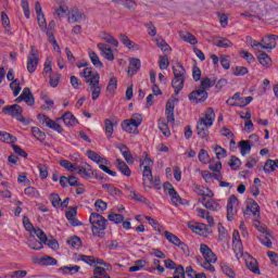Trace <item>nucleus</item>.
Returning a JSON list of instances; mask_svg holds the SVG:
<instances>
[{
  "label": "nucleus",
  "instance_id": "a211bd4d",
  "mask_svg": "<svg viewBox=\"0 0 278 278\" xmlns=\"http://www.w3.org/2000/svg\"><path fill=\"white\" fill-rule=\"evenodd\" d=\"M179 101L178 99H173L166 103L165 108V116L167 118V123H175V103Z\"/></svg>",
  "mask_w": 278,
  "mask_h": 278
},
{
  "label": "nucleus",
  "instance_id": "37998d69",
  "mask_svg": "<svg viewBox=\"0 0 278 278\" xmlns=\"http://www.w3.org/2000/svg\"><path fill=\"white\" fill-rule=\"evenodd\" d=\"M119 40L124 46H126L127 49H136V43L127 37L125 34L119 35Z\"/></svg>",
  "mask_w": 278,
  "mask_h": 278
},
{
  "label": "nucleus",
  "instance_id": "c03bdc74",
  "mask_svg": "<svg viewBox=\"0 0 278 278\" xmlns=\"http://www.w3.org/2000/svg\"><path fill=\"white\" fill-rule=\"evenodd\" d=\"M76 260L77 262H85V264H88L89 266H94V256L78 254Z\"/></svg>",
  "mask_w": 278,
  "mask_h": 278
},
{
  "label": "nucleus",
  "instance_id": "7ed1b4c3",
  "mask_svg": "<svg viewBox=\"0 0 278 278\" xmlns=\"http://www.w3.org/2000/svg\"><path fill=\"white\" fill-rule=\"evenodd\" d=\"M91 224V231L96 238H103L105 229H108V219L99 213H91L89 217Z\"/></svg>",
  "mask_w": 278,
  "mask_h": 278
},
{
  "label": "nucleus",
  "instance_id": "6ab92c4d",
  "mask_svg": "<svg viewBox=\"0 0 278 278\" xmlns=\"http://www.w3.org/2000/svg\"><path fill=\"white\" fill-rule=\"evenodd\" d=\"M16 103H21V101H25L27 105H34L35 100H34V94H31V90L29 88H24L23 92L18 98H16Z\"/></svg>",
  "mask_w": 278,
  "mask_h": 278
},
{
  "label": "nucleus",
  "instance_id": "2f4dec72",
  "mask_svg": "<svg viewBox=\"0 0 278 278\" xmlns=\"http://www.w3.org/2000/svg\"><path fill=\"white\" fill-rule=\"evenodd\" d=\"M197 134L199 138L207 139L210 138V126H203L202 124H197Z\"/></svg>",
  "mask_w": 278,
  "mask_h": 278
},
{
  "label": "nucleus",
  "instance_id": "603ef678",
  "mask_svg": "<svg viewBox=\"0 0 278 278\" xmlns=\"http://www.w3.org/2000/svg\"><path fill=\"white\" fill-rule=\"evenodd\" d=\"M159 129L166 137L170 136V128H168V124L163 119L159 121Z\"/></svg>",
  "mask_w": 278,
  "mask_h": 278
},
{
  "label": "nucleus",
  "instance_id": "79ce46f5",
  "mask_svg": "<svg viewBox=\"0 0 278 278\" xmlns=\"http://www.w3.org/2000/svg\"><path fill=\"white\" fill-rule=\"evenodd\" d=\"M258 62L260 64H262V66H270L273 60L270 59V56H268L266 52H261L258 54Z\"/></svg>",
  "mask_w": 278,
  "mask_h": 278
},
{
  "label": "nucleus",
  "instance_id": "f03ea898",
  "mask_svg": "<svg viewBox=\"0 0 278 278\" xmlns=\"http://www.w3.org/2000/svg\"><path fill=\"white\" fill-rule=\"evenodd\" d=\"M216 85V79L203 77L200 80L199 88H195L188 96L191 103H205L207 101V90Z\"/></svg>",
  "mask_w": 278,
  "mask_h": 278
},
{
  "label": "nucleus",
  "instance_id": "4d7b16f0",
  "mask_svg": "<svg viewBox=\"0 0 278 278\" xmlns=\"http://www.w3.org/2000/svg\"><path fill=\"white\" fill-rule=\"evenodd\" d=\"M31 134L34 136V138H36L37 140H45V138H47V135L45 132H42V130H40V128L38 127H33L31 128Z\"/></svg>",
  "mask_w": 278,
  "mask_h": 278
},
{
  "label": "nucleus",
  "instance_id": "f3484780",
  "mask_svg": "<svg viewBox=\"0 0 278 278\" xmlns=\"http://www.w3.org/2000/svg\"><path fill=\"white\" fill-rule=\"evenodd\" d=\"M3 114H8L9 116H13V118H18L21 114H23V109L18 104H12L4 106L2 109Z\"/></svg>",
  "mask_w": 278,
  "mask_h": 278
},
{
  "label": "nucleus",
  "instance_id": "a19ab883",
  "mask_svg": "<svg viewBox=\"0 0 278 278\" xmlns=\"http://www.w3.org/2000/svg\"><path fill=\"white\" fill-rule=\"evenodd\" d=\"M129 197L130 199H132L134 201H137L138 203H144L146 205H149V200L142 197V194L136 192V190H131Z\"/></svg>",
  "mask_w": 278,
  "mask_h": 278
},
{
  "label": "nucleus",
  "instance_id": "4be33fe9",
  "mask_svg": "<svg viewBox=\"0 0 278 278\" xmlns=\"http://www.w3.org/2000/svg\"><path fill=\"white\" fill-rule=\"evenodd\" d=\"M193 192H195V194H198L199 197H206L208 199H212L214 197V192L210 190V188H205L200 185H195L193 187Z\"/></svg>",
  "mask_w": 278,
  "mask_h": 278
},
{
  "label": "nucleus",
  "instance_id": "69168bd1",
  "mask_svg": "<svg viewBox=\"0 0 278 278\" xmlns=\"http://www.w3.org/2000/svg\"><path fill=\"white\" fill-rule=\"evenodd\" d=\"M1 18L2 25L5 29V34H12V31H10V17L8 16V14H5V12H2Z\"/></svg>",
  "mask_w": 278,
  "mask_h": 278
},
{
  "label": "nucleus",
  "instance_id": "20e7f679",
  "mask_svg": "<svg viewBox=\"0 0 278 278\" xmlns=\"http://www.w3.org/2000/svg\"><path fill=\"white\" fill-rule=\"evenodd\" d=\"M174 78L172 80V88L175 90V94H179L184 90L186 84V68L181 64L173 66Z\"/></svg>",
  "mask_w": 278,
  "mask_h": 278
},
{
  "label": "nucleus",
  "instance_id": "5701e85b",
  "mask_svg": "<svg viewBox=\"0 0 278 278\" xmlns=\"http://www.w3.org/2000/svg\"><path fill=\"white\" fill-rule=\"evenodd\" d=\"M203 206L206 210H211V212H218V210H220V204H218V202H216V200L210 198V200L205 201V198H203Z\"/></svg>",
  "mask_w": 278,
  "mask_h": 278
},
{
  "label": "nucleus",
  "instance_id": "f704fd0d",
  "mask_svg": "<svg viewBox=\"0 0 278 278\" xmlns=\"http://www.w3.org/2000/svg\"><path fill=\"white\" fill-rule=\"evenodd\" d=\"M89 58L96 68H103V62H101V59L99 58V54H97V52L89 51Z\"/></svg>",
  "mask_w": 278,
  "mask_h": 278
},
{
  "label": "nucleus",
  "instance_id": "473e14b6",
  "mask_svg": "<svg viewBox=\"0 0 278 278\" xmlns=\"http://www.w3.org/2000/svg\"><path fill=\"white\" fill-rule=\"evenodd\" d=\"M239 149H240V153L241 155H249V153H251V141L249 140H241L239 142Z\"/></svg>",
  "mask_w": 278,
  "mask_h": 278
},
{
  "label": "nucleus",
  "instance_id": "a18cd8bd",
  "mask_svg": "<svg viewBox=\"0 0 278 278\" xmlns=\"http://www.w3.org/2000/svg\"><path fill=\"white\" fill-rule=\"evenodd\" d=\"M60 165L70 173H75L77 170V165L71 163V161L67 160L60 161Z\"/></svg>",
  "mask_w": 278,
  "mask_h": 278
},
{
  "label": "nucleus",
  "instance_id": "f8f14e48",
  "mask_svg": "<svg viewBox=\"0 0 278 278\" xmlns=\"http://www.w3.org/2000/svg\"><path fill=\"white\" fill-rule=\"evenodd\" d=\"M258 42V49H275L277 47V35H267Z\"/></svg>",
  "mask_w": 278,
  "mask_h": 278
},
{
  "label": "nucleus",
  "instance_id": "8fccbe9b",
  "mask_svg": "<svg viewBox=\"0 0 278 278\" xmlns=\"http://www.w3.org/2000/svg\"><path fill=\"white\" fill-rule=\"evenodd\" d=\"M28 247L33 249V251H40L42 249V242L33 237L28 240Z\"/></svg>",
  "mask_w": 278,
  "mask_h": 278
},
{
  "label": "nucleus",
  "instance_id": "9d476101",
  "mask_svg": "<svg viewBox=\"0 0 278 278\" xmlns=\"http://www.w3.org/2000/svg\"><path fill=\"white\" fill-rule=\"evenodd\" d=\"M216 121V113L214 109L208 108L205 112L204 117H200L197 125H202V127H212Z\"/></svg>",
  "mask_w": 278,
  "mask_h": 278
},
{
  "label": "nucleus",
  "instance_id": "e433bc0d",
  "mask_svg": "<svg viewBox=\"0 0 278 278\" xmlns=\"http://www.w3.org/2000/svg\"><path fill=\"white\" fill-rule=\"evenodd\" d=\"M179 36L181 40L185 42H189V45H197L199 40H197V37L190 33H179Z\"/></svg>",
  "mask_w": 278,
  "mask_h": 278
},
{
  "label": "nucleus",
  "instance_id": "1a4fd4ad",
  "mask_svg": "<svg viewBox=\"0 0 278 278\" xmlns=\"http://www.w3.org/2000/svg\"><path fill=\"white\" fill-rule=\"evenodd\" d=\"M164 191L166 192V194H168V197H170V201L173 203V205H181V197H179V193H177V191L175 190V187H173V185L170 182H165L164 186Z\"/></svg>",
  "mask_w": 278,
  "mask_h": 278
},
{
  "label": "nucleus",
  "instance_id": "cd10ccee",
  "mask_svg": "<svg viewBox=\"0 0 278 278\" xmlns=\"http://www.w3.org/2000/svg\"><path fill=\"white\" fill-rule=\"evenodd\" d=\"M232 244L235 247V251L242 253V240H240V232L238 230H233L232 232Z\"/></svg>",
  "mask_w": 278,
  "mask_h": 278
},
{
  "label": "nucleus",
  "instance_id": "6e6552de",
  "mask_svg": "<svg viewBox=\"0 0 278 278\" xmlns=\"http://www.w3.org/2000/svg\"><path fill=\"white\" fill-rule=\"evenodd\" d=\"M140 166H143V181H149L150 184H153V161L149 157H146Z\"/></svg>",
  "mask_w": 278,
  "mask_h": 278
},
{
  "label": "nucleus",
  "instance_id": "6e6d98bb",
  "mask_svg": "<svg viewBox=\"0 0 278 278\" xmlns=\"http://www.w3.org/2000/svg\"><path fill=\"white\" fill-rule=\"evenodd\" d=\"M275 168H277V161L267 160L264 165V170L266 173H274Z\"/></svg>",
  "mask_w": 278,
  "mask_h": 278
},
{
  "label": "nucleus",
  "instance_id": "72a5a7b5",
  "mask_svg": "<svg viewBox=\"0 0 278 278\" xmlns=\"http://www.w3.org/2000/svg\"><path fill=\"white\" fill-rule=\"evenodd\" d=\"M100 38L104 41L108 42L109 45H112V47H118V40L114 38V36L108 34V33H101Z\"/></svg>",
  "mask_w": 278,
  "mask_h": 278
},
{
  "label": "nucleus",
  "instance_id": "c756f323",
  "mask_svg": "<svg viewBox=\"0 0 278 278\" xmlns=\"http://www.w3.org/2000/svg\"><path fill=\"white\" fill-rule=\"evenodd\" d=\"M116 166L118 170H121V173L126 177H129L131 175V169H129V166L124 161L117 159Z\"/></svg>",
  "mask_w": 278,
  "mask_h": 278
},
{
  "label": "nucleus",
  "instance_id": "de8ad7c7",
  "mask_svg": "<svg viewBox=\"0 0 278 278\" xmlns=\"http://www.w3.org/2000/svg\"><path fill=\"white\" fill-rule=\"evenodd\" d=\"M10 88H11V90H13V96L18 97V94H21V80H18L17 78L14 79L10 84Z\"/></svg>",
  "mask_w": 278,
  "mask_h": 278
},
{
  "label": "nucleus",
  "instance_id": "4468645a",
  "mask_svg": "<svg viewBox=\"0 0 278 278\" xmlns=\"http://www.w3.org/2000/svg\"><path fill=\"white\" fill-rule=\"evenodd\" d=\"M77 175H80L84 179H92L94 172H92V166L90 164L85 163L84 165H77L76 172Z\"/></svg>",
  "mask_w": 278,
  "mask_h": 278
},
{
  "label": "nucleus",
  "instance_id": "13d9d810",
  "mask_svg": "<svg viewBox=\"0 0 278 278\" xmlns=\"http://www.w3.org/2000/svg\"><path fill=\"white\" fill-rule=\"evenodd\" d=\"M228 164L232 170H238V168H240L242 165V162L240 159H238V156H231Z\"/></svg>",
  "mask_w": 278,
  "mask_h": 278
},
{
  "label": "nucleus",
  "instance_id": "4c0bfd02",
  "mask_svg": "<svg viewBox=\"0 0 278 278\" xmlns=\"http://www.w3.org/2000/svg\"><path fill=\"white\" fill-rule=\"evenodd\" d=\"M215 47H219L222 49H229L231 47H233V42H231V40L227 39V38H220L217 39L214 42Z\"/></svg>",
  "mask_w": 278,
  "mask_h": 278
},
{
  "label": "nucleus",
  "instance_id": "052dcab7",
  "mask_svg": "<svg viewBox=\"0 0 278 278\" xmlns=\"http://www.w3.org/2000/svg\"><path fill=\"white\" fill-rule=\"evenodd\" d=\"M116 88H118V79L112 77L108 84L106 90L112 93L116 91Z\"/></svg>",
  "mask_w": 278,
  "mask_h": 278
},
{
  "label": "nucleus",
  "instance_id": "bb28decb",
  "mask_svg": "<svg viewBox=\"0 0 278 278\" xmlns=\"http://www.w3.org/2000/svg\"><path fill=\"white\" fill-rule=\"evenodd\" d=\"M245 265L249 270H251L255 275H260V267L257 266V261L255 258L249 256L248 260H245Z\"/></svg>",
  "mask_w": 278,
  "mask_h": 278
},
{
  "label": "nucleus",
  "instance_id": "b1692460",
  "mask_svg": "<svg viewBox=\"0 0 278 278\" xmlns=\"http://www.w3.org/2000/svg\"><path fill=\"white\" fill-rule=\"evenodd\" d=\"M124 160L127 162V164H134V155H131V151H129V148L127 146L123 144L118 147Z\"/></svg>",
  "mask_w": 278,
  "mask_h": 278
},
{
  "label": "nucleus",
  "instance_id": "aec40b11",
  "mask_svg": "<svg viewBox=\"0 0 278 278\" xmlns=\"http://www.w3.org/2000/svg\"><path fill=\"white\" fill-rule=\"evenodd\" d=\"M65 216L73 227H79V225H81V223H79L77 219V207L68 208V211L65 213Z\"/></svg>",
  "mask_w": 278,
  "mask_h": 278
},
{
  "label": "nucleus",
  "instance_id": "49530a36",
  "mask_svg": "<svg viewBox=\"0 0 278 278\" xmlns=\"http://www.w3.org/2000/svg\"><path fill=\"white\" fill-rule=\"evenodd\" d=\"M241 98L242 97H240V92H236L231 98H229L226 101V103H227V105H230V108H233V106L238 108Z\"/></svg>",
  "mask_w": 278,
  "mask_h": 278
},
{
  "label": "nucleus",
  "instance_id": "9b49d317",
  "mask_svg": "<svg viewBox=\"0 0 278 278\" xmlns=\"http://www.w3.org/2000/svg\"><path fill=\"white\" fill-rule=\"evenodd\" d=\"M238 212V198L236 195H230L227 202V219L231 220Z\"/></svg>",
  "mask_w": 278,
  "mask_h": 278
},
{
  "label": "nucleus",
  "instance_id": "5fc2aeb1",
  "mask_svg": "<svg viewBox=\"0 0 278 278\" xmlns=\"http://www.w3.org/2000/svg\"><path fill=\"white\" fill-rule=\"evenodd\" d=\"M24 194H26V197H30V199H38L40 197V193L34 187L26 188L24 190Z\"/></svg>",
  "mask_w": 278,
  "mask_h": 278
},
{
  "label": "nucleus",
  "instance_id": "393cba45",
  "mask_svg": "<svg viewBox=\"0 0 278 278\" xmlns=\"http://www.w3.org/2000/svg\"><path fill=\"white\" fill-rule=\"evenodd\" d=\"M87 156L92 162H96V164H108L106 159L101 157V155H99V153H97V152H94L92 150H87Z\"/></svg>",
  "mask_w": 278,
  "mask_h": 278
},
{
  "label": "nucleus",
  "instance_id": "58836bf2",
  "mask_svg": "<svg viewBox=\"0 0 278 278\" xmlns=\"http://www.w3.org/2000/svg\"><path fill=\"white\" fill-rule=\"evenodd\" d=\"M164 236L166 240H168L170 244H174L175 247H177L181 242V239H179V237L168 230L164 231Z\"/></svg>",
  "mask_w": 278,
  "mask_h": 278
},
{
  "label": "nucleus",
  "instance_id": "7c9ffc66",
  "mask_svg": "<svg viewBox=\"0 0 278 278\" xmlns=\"http://www.w3.org/2000/svg\"><path fill=\"white\" fill-rule=\"evenodd\" d=\"M103 190H106V192L111 195V197H121V189L114 187L113 185L110 184H104L102 185Z\"/></svg>",
  "mask_w": 278,
  "mask_h": 278
},
{
  "label": "nucleus",
  "instance_id": "774afa93",
  "mask_svg": "<svg viewBox=\"0 0 278 278\" xmlns=\"http://www.w3.org/2000/svg\"><path fill=\"white\" fill-rule=\"evenodd\" d=\"M0 138L1 140H3L4 142H8L9 144L16 142V137L8 132H1Z\"/></svg>",
  "mask_w": 278,
  "mask_h": 278
},
{
  "label": "nucleus",
  "instance_id": "ddd939ff",
  "mask_svg": "<svg viewBox=\"0 0 278 278\" xmlns=\"http://www.w3.org/2000/svg\"><path fill=\"white\" fill-rule=\"evenodd\" d=\"M86 20V14H84V11L73 8L71 11H68L67 21L68 23H81V21Z\"/></svg>",
  "mask_w": 278,
  "mask_h": 278
},
{
  "label": "nucleus",
  "instance_id": "f257e3e1",
  "mask_svg": "<svg viewBox=\"0 0 278 278\" xmlns=\"http://www.w3.org/2000/svg\"><path fill=\"white\" fill-rule=\"evenodd\" d=\"M80 77H84L86 84L89 85V88L91 90V99L93 101H97V99L101 97V88H103L100 83L101 76L99 75V73L92 70V67H86L80 73Z\"/></svg>",
  "mask_w": 278,
  "mask_h": 278
},
{
  "label": "nucleus",
  "instance_id": "338daca9",
  "mask_svg": "<svg viewBox=\"0 0 278 278\" xmlns=\"http://www.w3.org/2000/svg\"><path fill=\"white\" fill-rule=\"evenodd\" d=\"M67 244H70V247H73V249H80L81 239H79V237H72L67 240Z\"/></svg>",
  "mask_w": 278,
  "mask_h": 278
},
{
  "label": "nucleus",
  "instance_id": "bf43d9fd",
  "mask_svg": "<svg viewBox=\"0 0 278 278\" xmlns=\"http://www.w3.org/2000/svg\"><path fill=\"white\" fill-rule=\"evenodd\" d=\"M49 199H50V202L53 205V207H55L56 210L60 208V203L62 202L60 194L52 193V194H50Z\"/></svg>",
  "mask_w": 278,
  "mask_h": 278
},
{
  "label": "nucleus",
  "instance_id": "c9c22d12",
  "mask_svg": "<svg viewBox=\"0 0 278 278\" xmlns=\"http://www.w3.org/2000/svg\"><path fill=\"white\" fill-rule=\"evenodd\" d=\"M94 278H110L108 275V267L96 266L93 269Z\"/></svg>",
  "mask_w": 278,
  "mask_h": 278
},
{
  "label": "nucleus",
  "instance_id": "3c124183",
  "mask_svg": "<svg viewBox=\"0 0 278 278\" xmlns=\"http://www.w3.org/2000/svg\"><path fill=\"white\" fill-rule=\"evenodd\" d=\"M104 129L108 138H112V134H114V123H112L110 119H105Z\"/></svg>",
  "mask_w": 278,
  "mask_h": 278
},
{
  "label": "nucleus",
  "instance_id": "e2e57ef3",
  "mask_svg": "<svg viewBox=\"0 0 278 278\" xmlns=\"http://www.w3.org/2000/svg\"><path fill=\"white\" fill-rule=\"evenodd\" d=\"M94 208L97 212H105L108 210V202L99 199L94 202Z\"/></svg>",
  "mask_w": 278,
  "mask_h": 278
},
{
  "label": "nucleus",
  "instance_id": "c85d7f7f",
  "mask_svg": "<svg viewBox=\"0 0 278 278\" xmlns=\"http://www.w3.org/2000/svg\"><path fill=\"white\" fill-rule=\"evenodd\" d=\"M247 212H251L253 216H260V204L255 200L248 201Z\"/></svg>",
  "mask_w": 278,
  "mask_h": 278
},
{
  "label": "nucleus",
  "instance_id": "0e129e2a",
  "mask_svg": "<svg viewBox=\"0 0 278 278\" xmlns=\"http://www.w3.org/2000/svg\"><path fill=\"white\" fill-rule=\"evenodd\" d=\"M217 160H220V157H227V150L220 146L213 147Z\"/></svg>",
  "mask_w": 278,
  "mask_h": 278
},
{
  "label": "nucleus",
  "instance_id": "09e8293b",
  "mask_svg": "<svg viewBox=\"0 0 278 278\" xmlns=\"http://www.w3.org/2000/svg\"><path fill=\"white\" fill-rule=\"evenodd\" d=\"M258 240L264 244V247H267V249H273V241L270 240V236L268 233L261 235Z\"/></svg>",
  "mask_w": 278,
  "mask_h": 278
},
{
  "label": "nucleus",
  "instance_id": "0eeeda50",
  "mask_svg": "<svg viewBox=\"0 0 278 278\" xmlns=\"http://www.w3.org/2000/svg\"><path fill=\"white\" fill-rule=\"evenodd\" d=\"M38 62H40V59L38 56V50L36 49V46H31L30 52L27 58L28 73H36V68H38Z\"/></svg>",
  "mask_w": 278,
  "mask_h": 278
},
{
  "label": "nucleus",
  "instance_id": "864d4df0",
  "mask_svg": "<svg viewBox=\"0 0 278 278\" xmlns=\"http://www.w3.org/2000/svg\"><path fill=\"white\" fill-rule=\"evenodd\" d=\"M37 168L39 170L40 179H47V177H49V167L47 165L38 164Z\"/></svg>",
  "mask_w": 278,
  "mask_h": 278
},
{
  "label": "nucleus",
  "instance_id": "dca6fc26",
  "mask_svg": "<svg viewBox=\"0 0 278 278\" xmlns=\"http://www.w3.org/2000/svg\"><path fill=\"white\" fill-rule=\"evenodd\" d=\"M200 253L204 257L205 262H216L218 260L212 249L205 243L200 244Z\"/></svg>",
  "mask_w": 278,
  "mask_h": 278
},
{
  "label": "nucleus",
  "instance_id": "ea45409f",
  "mask_svg": "<svg viewBox=\"0 0 278 278\" xmlns=\"http://www.w3.org/2000/svg\"><path fill=\"white\" fill-rule=\"evenodd\" d=\"M220 268H222V273H224V275H226V277L236 278V271H233V268H231V266H229V264L222 263Z\"/></svg>",
  "mask_w": 278,
  "mask_h": 278
},
{
  "label": "nucleus",
  "instance_id": "2eb2a0df",
  "mask_svg": "<svg viewBox=\"0 0 278 278\" xmlns=\"http://www.w3.org/2000/svg\"><path fill=\"white\" fill-rule=\"evenodd\" d=\"M97 48L100 51V54L102 55V58H104V60H108L109 62H114V51L112 50V48H110V46L100 42L97 45Z\"/></svg>",
  "mask_w": 278,
  "mask_h": 278
},
{
  "label": "nucleus",
  "instance_id": "39448f33",
  "mask_svg": "<svg viewBox=\"0 0 278 278\" xmlns=\"http://www.w3.org/2000/svg\"><path fill=\"white\" fill-rule=\"evenodd\" d=\"M37 118L41 125H45L49 129H53L54 131H58V134H62L64 129L62 128V125H60V121H64L62 117H58L55 121L51 119L49 116L45 114L37 115Z\"/></svg>",
  "mask_w": 278,
  "mask_h": 278
},
{
  "label": "nucleus",
  "instance_id": "412c9836",
  "mask_svg": "<svg viewBox=\"0 0 278 278\" xmlns=\"http://www.w3.org/2000/svg\"><path fill=\"white\" fill-rule=\"evenodd\" d=\"M35 10L37 14L38 25L45 31V29H47L45 27L47 20L45 18V13H42V5H40V2L35 3Z\"/></svg>",
  "mask_w": 278,
  "mask_h": 278
},
{
  "label": "nucleus",
  "instance_id": "423d86ee",
  "mask_svg": "<svg viewBox=\"0 0 278 278\" xmlns=\"http://www.w3.org/2000/svg\"><path fill=\"white\" fill-rule=\"evenodd\" d=\"M140 125H142V115L137 114L134 118L124 121L122 127L128 134H138Z\"/></svg>",
  "mask_w": 278,
  "mask_h": 278
},
{
  "label": "nucleus",
  "instance_id": "a878e982",
  "mask_svg": "<svg viewBox=\"0 0 278 278\" xmlns=\"http://www.w3.org/2000/svg\"><path fill=\"white\" fill-rule=\"evenodd\" d=\"M61 118H63V123L64 125H66V127H73L77 125V118H75V115L71 112H66L64 115L61 116Z\"/></svg>",
  "mask_w": 278,
  "mask_h": 278
},
{
  "label": "nucleus",
  "instance_id": "680f3d73",
  "mask_svg": "<svg viewBox=\"0 0 278 278\" xmlns=\"http://www.w3.org/2000/svg\"><path fill=\"white\" fill-rule=\"evenodd\" d=\"M240 58H243V60H247L249 64H253L255 62V56L249 51L241 50L240 51Z\"/></svg>",
  "mask_w": 278,
  "mask_h": 278
}]
</instances>
